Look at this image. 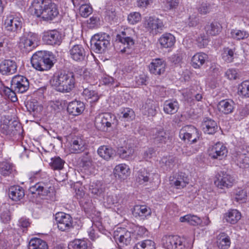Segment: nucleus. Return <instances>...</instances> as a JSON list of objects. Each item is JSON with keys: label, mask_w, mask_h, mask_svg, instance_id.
<instances>
[{"label": "nucleus", "mask_w": 249, "mask_h": 249, "mask_svg": "<svg viewBox=\"0 0 249 249\" xmlns=\"http://www.w3.org/2000/svg\"><path fill=\"white\" fill-rule=\"evenodd\" d=\"M32 7L35 15L44 20H52L59 14L57 5L51 0H35Z\"/></svg>", "instance_id": "1"}, {"label": "nucleus", "mask_w": 249, "mask_h": 249, "mask_svg": "<svg viewBox=\"0 0 249 249\" xmlns=\"http://www.w3.org/2000/svg\"><path fill=\"white\" fill-rule=\"evenodd\" d=\"M53 84L58 91L69 93L75 87V74L70 71L61 72L54 77Z\"/></svg>", "instance_id": "2"}, {"label": "nucleus", "mask_w": 249, "mask_h": 249, "mask_svg": "<svg viewBox=\"0 0 249 249\" xmlns=\"http://www.w3.org/2000/svg\"><path fill=\"white\" fill-rule=\"evenodd\" d=\"M162 244L165 249H191L193 241L188 237L165 235L162 239Z\"/></svg>", "instance_id": "3"}, {"label": "nucleus", "mask_w": 249, "mask_h": 249, "mask_svg": "<svg viewBox=\"0 0 249 249\" xmlns=\"http://www.w3.org/2000/svg\"><path fill=\"white\" fill-rule=\"evenodd\" d=\"M51 57L49 52L38 51L34 53L31 59L32 66L39 71H45L50 70L54 63Z\"/></svg>", "instance_id": "4"}, {"label": "nucleus", "mask_w": 249, "mask_h": 249, "mask_svg": "<svg viewBox=\"0 0 249 249\" xmlns=\"http://www.w3.org/2000/svg\"><path fill=\"white\" fill-rule=\"evenodd\" d=\"M125 202L123 194L108 193L104 197L103 203L107 208H113L121 212L125 207Z\"/></svg>", "instance_id": "5"}, {"label": "nucleus", "mask_w": 249, "mask_h": 249, "mask_svg": "<svg viewBox=\"0 0 249 249\" xmlns=\"http://www.w3.org/2000/svg\"><path fill=\"white\" fill-rule=\"evenodd\" d=\"M134 36V31L131 28H126L122 31L120 34L117 35L116 40L120 42L122 46L121 52L129 54L131 53V49L134 46V41L133 36Z\"/></svg>", "instance_id": "6"}, {"label": "nucleus", "mask_w": 249, "mask_h": 249, "mask_svg": "<svg viewBox=\"0 0 249 249\" xmlns=\"http://www.w3.org/2000/svg\"><path fill=\"white\" fill-rule=\"evenodd\" d=\"M109 36L104 33L94 35L91 38V49L96 53L104 52L110 44Z\"/></svg>", "instance_id": "7"}, {"label": "nucleus", "mask_w": 249, "mask_h": 249, "mask_svg": "<svg viewBox=\"0 0 249 249\" xmlns=\"http://www.w3.org/2000/svg\"><path fill=\"white\" fill-rule=\"evenodd\" d=\"M117 124L116 117L110 113L99 114L95 118V125L99 130L105 131L109 127L116 126Z\"/></svg>", "instance_id": "8"}, {"label": "nucleus", "mask_w": 249, "mask_h": 249, "mask_svg": "<svg viewBox=\"0 0 249 249\" xmlns=\"http://www.w3.org/2000/svg\"><path fill=\"white\" fill-rule=\"evenodd\" d=\"M179 138L185 142H196L200 137L198 130L193 125H186L182 127L179 133Z\"/></svg>", "instance_id": "9"}, {"label": "nucleus", "mask_w": 249, "mask_h": 249, "mask_svg": "<svg viewBox=\"0 0 249 249\" xmlns=\"http://www.w3.org/2000/svg\"><path fill=\"white\" fill-rule=\"evenodd\" d=\"M143 26L146 31L153 36L160 33L164 27L163 22L160 19L152 17L145 19Z\"/></svg>", "instance_id": "10"}, {"label": "nucleus", "mask_w": 249, "mask_h": 249, "mask_svg": "<svg viewBox=\"0 0 249 249\" xmlns=\"http://www.w3.org/2000/svg\"><path fill=\"white\" fill-rule=\"evenodd\" d=\"M38 41V35L30 33L20 38L19 47L23 52H29L37 45Z\"/></svg>", "instance_id": "11"}, {"label": "nucleus", "mask_w": 249, "mask_h": 249, "mask_svg": "<svg viewBox=\"0 0 249 249\" xmlns=\"http://www.w3.org/2000/svg\"><path fill=\"white\" fill-rule=\"evenodd\" d=\"M132 233L125 228L119 227L114 231L113 236L119 248L130 244Z\"/></svg>", "instance_id": "12"}, {"label": "nucleus", "mask_w": 249, "mask_h": 249, "mask_svg": "<svg viewBox=\"0 0 249 249\" xmlns=\"http://www.w3.org/2000/svg\"><path fill=\"white\" fill-rule=\"evenodd\" d=\"M55 218L60 231H68L72 228L73 220L70 214L62 212L57 213Z\"/></svg>", "instance_id": "13"}, {"label": "nucleus", "mask_w": 249, "mask_h": 249, "mask_svg": "<svg viewBox=\"0 0 249 249\" xmlns=\"http://www.w3.org/2000/svg\"><path fill=\"white\" fill-rule=\"evenodd\" d=\"M227 148L220 142L216 143L208 149V155L212 159L222 160L227 156Z\"/></svg>", "instance_id": "14"}, {"label": "nucleus", "mask_w": 249, "mask_h": 249, "mask_svg": "<svg viewBox=\"0 0 249 249\" xmlns=\"http://www.w3.org/2000/svg\"><path fill=\"white\" fill-rule=\"evenodd\" d=\"M11 84L12 89L19 93L26 92L29 88V82L28 79L20 75L14 76Z\"/></svg>", "instance_id": "15"}, {"label": "nucleus", "mask_w": 249, "mask_h": 249, "mask_svg": "<svg viewBox=\"0 0 249 249\" xmlns=\"http://www.w3.org/2000/svg\"><path fill=\"white\" fill-rule=\"evenodd\" d=\"M29 193L35 196H51L53 193V188L50 184L44 182L36 183L30 187Z\"/></svg>", "instance_id": "16"}, {"label": "nucleus", "mask_w": 249, "mask_h": 249, "mask_svg": "<svg viewBox=\"0 0 249 249\" xmlns=\"http://www.w3.org/2000/svg\"><path fill=\"white\" fill-rule=\"evenodd\" d=\"M42 40L44 43L51 45H59L62 40V34L54 30L43 33Z\"/></svg>", "instance_id": "17"}, {"label": "nucleus", "mask_w": 249, "mask_h": 249, "mask_svg": "<svg viewBox=\"0 0 249 249\" xmlns=\"http://www.w3.org/2000/svg\"><path fill=\"white\" fill-rule=\"evenodd\" d=\"M22 21L21 18L15 15H8L5 19V29L10 32H16L21 28Z\"/></svg>", "instance_id": "18"}, {"label": "nucleus", "mask_w": 249, "mask_h": 249, "mask_svg": "<svg viewBox=\"0 0 249 249\" xmlns=\"http://www.w3.org/2000/svg\"><path fill=\"white\" fill-rule=\"evenodd\" d=\"M86 142L80 137H74L69 142L68 149L71 153H80L86 149Z\"/></svg>", "instance_id": "19"}, {"label": "nucleus", "mask_w": 249, "mask_h": 249, "mask_svg": "<svg viewBox=\"0 0 249 249\" xmlns=\"http://www.w3.org/2000/svg\"><path fill=\"white\" fill-rule=\"evenodd\" d=\"M151 138L155 144H165L169 140V134L162 128H156L153 130Z\"/></svg>", "instance_id": "20"}, {"label": "nucleus", "mask_w": 249, "mask_h": 249, "mask_svg": "<svg viewBox=\"0 0 249 249\" xmlns=\"http://www.w3.org/2000/svg\"><path fill=\"white\" fill-rule=\"evenodd\" d=\"M216 178L214 183L218 187L221 189L231 187L234 181L230 175L224 171L219 173Z\"/></svg>", "instance_id": "21"}, {"label": "nucleus", "mask_w": 249, "mask_h": 249, "mask_svg": "<svg viewBox=\"0 0 249 249\" xmlns=\"http://www.w3.org/2000/svg\"><path fill=\"white\" fill-rule=\"evenodd\" d=\"M16 62L11 59H5L0 63V73L3 75H9L17 71Z\"/></svg>", "instance_id": "22"}, {"label": "nucleus", "mask_w": 249, "mask_h": 249, "mask_svg": "<svg viewBox=\"0 0 249 249\" xmlns=\"http://www.w3.org/2000/svg\"><path fill=\"white\" fill-rule=\"evenodd\" d=\"M189 179L184 173H179L175 176L170 177V182L172 186H175L178 189L185 187L189 183Z\"/></svg>", "instance_id": "23"}, {"label": "nucleus", "mask_w": 249, "mask_h": 249, "mask_svg": "<svg viewBox=\"0 0 249 249\" xmlns=\"http://www.w3.org/2000/svg\"><path fill=\"white\" fill-rule=\"evenodd\" d=\"M165 62L160 58L153 59L149 65L150 72L155 75L163 74L165 70Z\"/></svg>", "instance_id": "24"}, {"label": "nucleus", "mask_w": 249, "mask_h": 249, "mask_svg": "<svg viewBox=\"0 0 249 249\" xmlns=\"http://www.w3.org/2000/svg\"><path fill=\"white\" fill-rule=\"evenodd\" d=\"M71 57L74 61L81 62L85 59L86 52L82 45H73L70 50Z\"/></svg>", "instance_id": "25"}, {"label": "nucleus", "mask_w": 249, "mask_h": 249, "mask_svg": "<svg viewBox=\"0 0 249 249\" xmlns=\"http://www.w3.org/2000/svg\"><path fill=\"white\" fill-rule=\"evenodd\" d=\"M132 213L135 217L144 220L151 215V210L145 205H136L133 208Z\"/></svg>", "instance_id": "26"}, {"label": "nucleus", "mask_w": 249, "mask_h": 249, "mask_svg": "<svg viewBox=\"0 0 249 249\" xmlns=\"http://www.w3.org/2000/svg\"><path fill=\"white\" fill-rule=\"evenodd\" d=\"M85 109V105L80 101L74 100L69 103L67 111L69 114L73 116H78L81 114Z\"/></svg>", "instance_id": "27"}, {"label": "nucleus", "mask_w": 249, "mask_h": 249, "mask_svg": "<svg viewBox=\"0 0 249 249\" xmlns=\"http://www.w3.org/2000/svg\"><path fill=\"white\" fill-rule=\"evenodd\" d=\"M217 109L219 111L228 114L233 112L234 103L232 100L225 99L220 101L217 104Z\"/></svg>", "instance_id": "28"}, {"label": "nucleus", "mask_w": 249, "mask_h": 249, "mask_svg": "<svg viewBox=\"0 0 249 249\" xmlns=\"http://www.w3.org/2000/svg\"><path fill=\"white\" fill-rule=\"evenodd\" d=\"M157 108L158 105L155 101L151 99H148L143 105L142 109L144 115L153 117L157 113Z\"/></svg>", "instance_id": "29"}, {"label": "nucleus", "mask_w": 249, "mask_h": 249, "mask_svg": "<svg viewBox=\"0 0 249 249\" xmlns=\"http://www.w3.org/2000/svg\"><path fill=\"white\" fill-rule=\"evenodd\" d=\"M201 127L205 133L210 135L214 134L218 128L216 122L209 118L204 119Z\"/></svg>", "instance_id": "30"}, {"label": "nucleus", "mask_w": 249, "mask_h": 249, "mask_svg": "<svg viewBox=\"0 0 249 249\" xmlns=\"http://www.w3.org/2000/svg\"><path fill=\"white\" fill-rule=\"evenodd\" d=\"M8 195L12 200L17 201L24 197V190L19 186H12L9 188Z\"/></svg>", "instance_id": "31"}, {"label": "nucleus", "mask_w": 249, "mask_h": 249, "mask_svg": "<svg viewBox=\"0 0 249 249\" xmlns=\"http://www.w3.org/2000/svg\"><path fill=\"white\" fill-rule=\"evenodd\" d=\"M159 42L161 47L166 49L170 48L174 45L176 38L170 33H164L160 37Z\"/></svg>", "instance_id": "32"}, {"label": "nucleus", "mask_w": 249, "mask_h": 249, "mask_svg": "<svg viewBox=\"0 0 249 249\" xmlns=\"http://www.w3.org/2000/svg\"><path fill=\"white\" fill-rule=\"evenodd\" d=\"M179 108V104L176 100H168L164 102L163 111L167 114L176 113Z\"/></svg>", "instance_id": "33"}, {"label": "nucleus", "mask_w": 249, "mask_h": 249, "mask_svg": "<svg viewBox=\"0 0 249 249\" xmlns=\"http://www.w3.org/2000/svg\"><path fill=\"white\" fill-rule=\"evenodd\" d=\"M114 172L116 177L124 179L129 174V168L125 164H119L115 166Z\"/></svg>", "instance_id": "34"}, {"label": "nucleus", "mask_w": 249, "mask_h": 249, "mask_svg": "<svg viewBox=\"0 0 249 249\" xmlns=\"http://www.w3.org/2000/svg\"><path fill=\"white\" fill-rule=\"evenodd\" d=\"M216 244L220 249H228L231 245L230 238L226 233H221L217 236Z\"/></svg>", "instance_id": "35"}, {"label": "nucleus", "mask_w": 249, "mask_h": 249, "mask_svg": "<svg viewBox=\"0 0 249 249\" xmlns=\"http://www.w3.org/2000/svg\"><path fill=\"white\" fill-rule=\"evenodd\" d=\"M97 153L103 159L108 160L114 156V151L108 146L102 145L98 148Z\"/></svg>", "instance_id": "36"}, {"label": "nucleus", "mask_w": 249, "mask_h": 249, "mask_svg": "<svg viewBox=\"0 0 249 249\" xmlns=\"http://www.w3.org/2000/svg\"><path fill=\"white\" fill-rule=\"evenodd\" d=\"M208 56L204 53H199L195 54L192 58V65L195 68H199L205 62Z\"/></svg>", "instance_id": "37"}, {"label": "nucleus", "mask_w": 249, "mask_h": 249, "mask_svg": "<svg viewBox=\"0 0 249 249\" xmlns=\"http://www.w3.org/2000/svg\"><path fill=\"white\" fill-rule=\"evenodd\" d=\"M240 213L237 210H231L229 211L225 214L224 218L226 221L231 224L236 223L241 218Z\"/></svg>", "instance_id": "38"}, {"label": "nucleus", "mask_w": 249, "mask_h": 249, "mask_svg": "<svg viewBox=\"0 0 249 249\" xmlns=\"http://www.w3.org/2000/svg\"><path fill=\"white\" fill-rule=\"evenodd\" d=\"M135 113L130 108H124L119 114V118L122 121H130L135 118Z\"/></svg>", "instance_id": "39"}, {"label": "nucleus", "mask_w": 249, "mask_h": 249, "mask_svg": "<svg viewBox=\"0 0 249 249\" xmlns=\"http://www.w3.org/2000/svg\"><path fill=\"white\" fill-rule=\"evenodd\" d=\"M29 249H48V245L42 239L37 238L32 239L28 245Z\"/></svg>", "instance_id": "40"}, {"label": "nucleus", "mask_w": 249, "mask_h": 249, "mask_svg": "<svg viewBox=\"0 0 249 249\" xmlns=\"http://www.w3.org/2000/svg\"><path fill=\"white\" fill-rule=\"evenodd\" d=\"M230 37L235 40H240L247 38L249 36L248 32L244 30L232 29L230 33Z\"/></svg>", "instance_id": "41"}, {"label": "nucleus", "mask_w": 249, "mask_h": 249, "mask_svg": "<svg viewBox=\"0 0 249 249\" xmlns=\"http://www.w3.org/2000/svg\"><path fill=\"white\" fill-rule=\"evenodd\" d=\"M88 242L84 239H75L68 245L69 249H88Z\"/></svg>", "instance_id": "42"}, {"label": "nucleus", "mask_w": 249, "mask_h": 249, "mask_svg": "<svg viewBox=\"0 0 249 249\" xmlns=\"http://www.w3.org/2000/svg\"><path fill=\"white\" fill-rule=\"evenodd\" d=\"M181 222H187L190 225L196 226L200 224L202 220L200 217L195 215L187 214L179 218Z\"/></svg>", "instance_id": "43"}, {"label": "nucleus", "mask_w": 249, "mask_h": 249, "mask_svg": "<svg viewBox=\"0 0 249 249\" xmlns=\"http://www.w3.org/2000/svg\"><path fill=\"white\" fill-rule=\"evenodd\" d=\"M134 150L131 147H123L119 148L118 153L121 158L126 160L132 159Z\"/></svg>", "instance_id": "44"}, {"label": "nucleus", "mask_w": 249, "mask_h": 249, "mask_svg": "<svg viewBox=\"0 0 249 249\" xmlns=\"http://www.w3.org/2000/svg\"><path fill=\"white\" fill-rule=\"evenodd\" d=\"M221 28V24L216 22H213L205 27L207 34L211 36H215L218 34L220 32Z\"/></svg>", "instance_id": "45"}, {"label": "nucleus", "mask_w": 249, "mask_h": 249, "mask_svg": "<svg viewBox=\"0 0 249 249\" xmlns=\"http://www.w3.org/2000/svg\"><path fill=\"white\" fill-rule=\"evenodd\" d=\"M82 94L86 100H90V102H97L99 99V96L95 91L88 88L84 89Z\"/></svg>", "instance_id": "46"}, {"label": "nucleus", "mask_w": 249, "mask_h": 249, "mask_svg": "<svg viewBox=\"0 0 249 249\" xmlns=\"http://www.w3.org/2000/svg\"><path fill=\"white\" fill-rule=\"evenodd\" d=\"M150 174L145 169L139 170L136 177V181L140 184H143L147 182L149 180Z\"/></svg>", "instance_id": "47"}, {"label": "nucleus", "mask_w": 249, "mask_h": 249, "mask_svg": "<svg viewBox=\"0 0 249 249\" xmlns=\"http://www.w3.org/2000/svg\"><path fill=\"white\" fill-rule=\"evenodd\" d=\"M14 171L12 164L7 162H2L0 163V174L3 176H9Z\"/></svg>", "instance_id": "48"}, {"label": "nucleus", "mask_w": 249, "mask_h": 249, "mask_svg": "<svg viewBox=\"0 0 249 249\" xmlns=\"http://www.w3.org/2000/svg\"><path fill=\"white\" fill-rule=\"evenodd\" d=\"M237 93L243 97H249V81H245L239 85Z\"/></svg>", "instance_id": "49"}, {"label": "nucleus", "mask_w": 249, "mask_h": 249, "mask_svg": "<svg viewBox=\"0 0 249 249\" xmlns=\"http://www.w3.org/2000/svg\"><path fill=\"white\" fill-rule=\"evenodd\" d=\"M135 249H155V243L151 240H143L137 243Z\"/></svg>", "instance_id": "50"}, {"label": "nucleus", "mask_w": 249, "mask_h": 249, "mask_svg": "<svg viewBox=\"0 0 249 249\" xmlns=\"http://www.w3.org/2000/svg\"><path fill=\"white\" fill-rule=\"evenodd\" d=\"M89 191L94 195L101 194L103 192L101 182L98 180L91 182L89 186Z\"/></svg>", "instance_id": "51"}, {"label": "nucleus", "mask_w": 249, "mask_h": 249, "mask_svg": "<svg viewBox=\"0 0 249 249\" xmlns=\"http://www.w3.org/2000/svg\"><path fill=\"white\" fill-rule=\"evenodd\" d=\"M64 161L59 157L52 158L50 165L53 170H61L63 168Z\"/></svg>", "instance_id": "52"}, {"label": "nucleus", "mask_w": 249, "mask_h": 249, "mask_svg": "<svg viewBox=\"0 0 249 249\" xmlns=\"http://www.w3.org/2000/svg\"><path fill=\"white\" fill-rule=\"evenodd\" d=\"M160 1L167 10L177 8L179 3V0H160Z\"/></svg>", "instance_id": "53"}, {"label": "nucleus", "mask_w": 249, "mask_h": 249, "mask_svg": "<svg viewBox=\"0 0 249 249\" xmlns=\"http://www.w3.org/2000/svg\"><path fill=\"white\" fill-rule=\"evenodd\" d=\"M247 194L245 189L238 188L235 193L234 199L236 201L244 202L247 199Z\"/></svg>", "instance_id": "54"}, {"label": "nucleus", "mask_w": 249, "mask_h": 249, "mask_svg": "<svg viewBox=\"0 0 249 249\" xmlns=\"http://www.w3.org/2000/svg\"><path fill=\"white\" fill-rule=\"evenodd\" d=\"M141 19V14L138 12L131 13L127 17L128 22L132 25L139 22Z\"/></svg>", "instance_id": "55"}, {"label": "nucleus", "mask_w": 249, "mask_h": 249, "mask_svg": "<svg viewBox=\"0 0 249 249\" xmlns=\"http://www.w3.org/2000/svg\"><path fill=\"white\" fill-rule=\"evenodd\" d=\"M234 51L229 48H226L224 50L222 53V58L227 62H231L233 59Z\"/></svg>", "instance_id": "56"}, {"label": "nucleus", "mask_w": 249, "mask_h": 249, "mask_svg": "<svg viewBox=\"0 0 249 249\" xmlns=\"http://www.w3.org/2000/svg\"><path fill=\"white\" fill-rule=\"evenodd\" d=\"M79 11L82 17L87 18L91 14L92 8L89 5L83 4L80 6Z\"/></svg>", "instance_id": "57"}, {"label": "nucleus", "mask_w": 249, "mask_h": 249, "mask_svg": "<svg viewBox=\"0 0 249 249\" xmlns=\"http://www.w3.org/2000/svg\"><path fill=\"white\" fill-rule=\"evenodd\" d=\"M196 42L199 48H204L208 44V36L204 34H201L196 39Z\"/></svg>", "instance_id": "58"}, {"label": "nucleus", "mask_w": 249, "mask_h": 249, "mask_svg": "<svg viewBox=\"0 0 249 249\" xmlns=\"http://www.w3.org/2000/svg\"><path fill=\"white\" fill-rule=\"evenodd\" d=\"M162 163L165 164L167 168H172L175 164V159L172 156L163 157L161 160Z\"/></svg>", "instance_id": "59"}, {"label": "nucleus", "mask_w": 249, "mask_h": 249, "mask_svg": "<svg viewBox=\"0 0 249 249\" xmlns=\"http://www.w3.org/2000/svg\"><path fill=\"white\" fill-rule=\"evenodd\" d=\"M197 10L200 14L205 15L211 11V6L209 3L203 2L198 7Z\"/></svg>", "instance_id": "60"}, {"label": "nucleus", "mask_w": 249, "mask_h": 249, "mask_svg": "<svg viewBox=\"0 0 249 249\" xmlns=\"http://www.w3.org/2000/svg\"><path fill=\"white\" fill-rule=\"evenodd\" d=\"M197 151V149L194 147L192 145L183 147L182 149V154L187 156H190L195 154Z\"/></svg>", "instance_id": "61"}, {"label": "nucleus", "mask_w": 249, "mask_h": 249, "mask_svg": "<svg viewBox=\"0 0 249 249\" xmlns=\"http://www.w3.org/2000/svg\"><path fill=\"white\" fill-rule=\"evenodd\" d=\"M237 72L235 69H230L225 72V76L230 80L236 79L237 77Z\"/></svg>", "instance_id": "62"}, {"label": "nucleus", "mask_w": 249, "mask_h": 249, "mask_svg": "<svg viewBox=\"0 0 249 249\" xmlns=\"http://www.w3.org/2000/svg\"><path fill=\"white\" fill-rule=\"evenodd\" d=\"M183 53L181 52H177L171 56V60L175 64L180 62L183 57Z\"/></svg>", "instance_id": "63"}, {"label": "nucleus", "mask_w": 249, "mask_h": 249, "mask_svg": "<svg viewBox=\"0 0 249 249\" xmlns=\"http://www.w3.org/2000/svg\"><path fill=\"white\" fill-rule=\"evenodd\" d=\"M0 218L3 223H7L9 221L11 218L9 211L6 210L2 212L0 214Z\"/></svg>", "instance_id": "64"}]
</instances>
